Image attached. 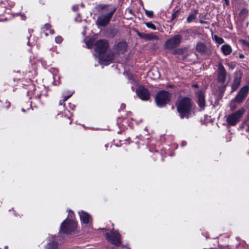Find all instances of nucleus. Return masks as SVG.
Here are the masks:
<instances>
[{
    "label": "nucleus",
    "instance_id": "nucleus-4",
    "mask_svg": "<svg viewBox=\"0 0 249 249\" xmlns=\"http://www.w3.org/2000/svg\"><path fill=\"white\" fill-rule=\"evenodd\" d=\"M76 226V222L73 219H67L61 224L60 231L64 233H70L75 231Z\"/></svg>",
    "mask_w": 249,
    "mask_h": 249
},
{
    "label": "nucleus",
    "instance_id": "nucleus-37",
    "mask_svg": "<svg viewBox=\"0 0 249 249\" xmlns=\"http://www.w3.org/2000/svg\"><path fill=\"white\" fill-rule=\"evenodd\" d=\"M244 57L243 55H240V58H243Z\"/></svg>",
    "mask_w": 249,
    "mask_h": 249
},
{
    "label": "nucleus",
    "instance_id": "nucleus-7",
    "mask_svg": "<svg viewBox=\"0 0 249 249\" xmlns=\"http://www.w3.org/2000/svg\"><path fill=\"white\" fill-rule=\"evenodd\" d=\"M170 98V94L168 92L161 91L157 94L156 97L157 105L160 107H163L169 101Z\"/></svg>",
    "mask_w": 249,
    "mask_h": 249
},
{
    "label": "nucleus",
    "instance_id": "nucleus-15",
    "mask_svg": "<svg viewBox=\"0 0 249 249\" xmlns=\"http://www.w3.org/2000/svg\"><path fill=\"white\" fill-rule=\"evenodd\" d=\"M127 44L125 42H120L115 46V50L118 53H124L126 50Z\"/></svg>",
    "mask_w": 249,
    "mask_h": 249
},
{
    "label": "nucleus",
    "instance_id": "nucleus-30",
    "mask_svg": "<svg viewBox=\"0 0 249 249\" xmlns=\"http://www.w3.org/2000/svg\"><path fill=\"white\" fill-rule=\"evenodd\" d=\"M10 106V103L9 102H6V106H4L5 107H9Z\"/></svg>",
    "mask_w": 249,
    "mask_h": 249
},
{
    "label": "nucleus",
    "instance_id": "nucleus-28",
    "mask_svg": "<svg viewBox=\"0 0 249 249\" xmlns=\"http://www.w3.org/2000/svg\"><path fill=\"white\" fill-rule=\"evenodd\" d=\"M55 42L57 43H60L63 41V38L61 36H57L55 38Z\"/></svg>",
    "mask_w": 249,
    "mask_h": 249
},
{
    "label": "nucleus",
    "instance_id": "nucleus-25",
    "mask_svg": "<svg viewBox=\"0 0 249 249\" xmlns=\"http://www.w3.org/2000/svg\"><path fill=\"white\" fill-rule=\"evenodd\" d=\"M144 24L147 28L151 29L153 30H156V27L155 25L154 24H153L152 23L150 22H145Z\"/></svg>",
    "mask_w": 249,
    "mask_h": 249
},
{
    "label": "nucleus",
    "instance_id": "nucleus-11",
    "mask_svg": "<svg viewBox=\"0 0 249 249\" xmlns=\"http://www.w3.org/2000/svg\"><path fill=\"white\" fill-rule=\"evenodd\" d=\"M136 93L138 97L143 101L148 100L150 95L149 90L142 86H140Z\"/></svg>",
    "mask_w": 249,
    "mask_h": 249
},
{
    "label": "nucleus",
    "instance_id": "nucleus-16",
    "mask_svg": "<svg viewBox=\"0 0 249 249\" xmlns=\"http://www.w3.org/2000/svg\"><path fill=\"white\" fill-rule=\"evenodd\" d=\"M52 240L46 246L45 249H57L58 243L56 242L55 236H52Z\"/></svg>",
    "mask_w": 249,
    "mask_h": 249
},
{
    "label": "nucleus",
    "instance_id": "nucleus-38",
    "mask_svg": "<svg viewBox=\"0 0 249 249\" xmlns=\"http://www.w3.org/2000/svg\"><path fill=\"white\" fill-rule=\"evenodd\" d=\"M247 131H249V124L248 125V128Z\"/></svg>",
    "mask_w": 249,
    "mask_h": 249
},
{
    "label": "nucleus",
    "instance_id": "nucleus-22",
    "mask_svg": "<svg viewBox=\"0 0 249 249\" xmlns=\"http://www.w3.org/2000/svg\"><path fill=\"white\" fill-rule=\"evenodd\" d=\"M197 11L196 10L194 14H190L187 18L186 21L188 23H190L196 18V14Z\"/></svg>",
    "mask_w": 249,
    "mask_h": 249
},
{
    "label": "nucleus",
    "instance_id": "nucleus-17",
    "mask_svg": "<svg viewBox=\"0 0 249 249\" xmlns=\"http://www.w3.org/2000/svg\"><path fill=\"white\" fill-rule=\"evenodd\" d=\"M196 50L200 53H206L207 48L204 43L198 42L196 45Z\"/></svg>",
    "mask_w": 249,
    "mask_h": 249
},
{
    "label": "nucleus",
    "instance_id": "nucleus-19",
    "mask_svg": "<svg viewBox=\"0 0 249 249\" xmlns=\"http://www.w3.org/2000/svg\"><path fill=\"white\" fill-rule=\"evenodd\" d=\"M221 50L225 55L230 54L232 51L231 47L227 44L222 45L221 47Z\"/></svg>",
    "mask_w": 249,
    "mask_h": 249
},
{
    "label": "nucleus",
    "instance_id": "nucleus-36",
    "mask_svg": "<svg viewBox=\"0 0 249 249\" xmlns=\"http://www.w3.org/2000/svg\"><path fill=\"white\" fill-rule=\"evenodd\" d=\"M193 87H197V85H194L193 86Z\"/></svg>",
    "mask_w": 249,
    "mask_h": 249
},
{
    "label": "nucleus",
    "instance_id": "nucleus-12",
    "mask_svg": "<svg viewBox=\"0 0 249 249\" xmlns=\"http://www.w3.org/2000/svg\"><path fill=\"white\" fill-rule=\"evenodd\" d=\"M217 71V80L218 82L224 84L226 79V71L221 63L218 65Z\"/></svg>",
    "mask_w": 249,
    "mask_h": 249
},
{
    "label": "nucleus",
    "instance_id": "nucleus-1",
    "mask_svg": "<svg viewBox=\"0 0 249 249\" xmlns=\"http://www.w3.org/2000/svg\"><path fill=\"white\" fill-rule=\"evenodd\" d=\"M101 14L96 21L98 26L104 27L110 22L112 16L116 11V8L110 4H100L96 6Z\"/></svg>",
    "mask_w": 249,
    "mask_h": 249
},
{
    "label": "nucleus",
    "instance_id": "nucleus-34",
    "mask_svg": "<svg viewBox=\"0 0 249 249\" xmlns=\"http://www.w3.org/2000/svg\"><path fill=\"white\" fill-rule=\"evenodd\" d=\"M246 10L243 9V10H242L241 11V13H246Z\"/></svg>",
    "mask_w": 249,
    "mask_h": 249
},
{
    "label": "nucleus",
    "instance_id": "nucleus-32",
    "mask_svg": "<svg viewBox=\"0 0 249 249\" xmlns=\"http://www.w3.org/2000/svg\"><path fill=\"white\" fill-rule=\"evenodd\" d=\"M226 4L228 5L229 4V0H224Z\"/></svg>",
    "mask_w": 249,
    "mask_h": 249
},
{
    "label": "nucleus",
    "instance_id": "nucleus-9",
    "mask_svg": "<svg viewBox=\"0 0 249 249\" xmlns=\"http://www.w3.org/2000/svg\"><path fill=\"white\" fill-rule=\"evenodd\" d=\"M249 91V86H243L239 91L238 94L233 99L235 102L242 103L246 98Z\"/></svg>",
    "mask_w": 249,
    "mask_h": 249
},
{
    "label": "nucleus",
    "instance_id": "nucleus-39",
    "mask_svg": "<svg viewBox=\"0 0 249 249\" xmlns=\"http://www.w3.org/2000/svg\"><path fill=\"white\" fill-rule=\"evenodd\" d=\"M22 19H25V18H24V17H23V16H22Z\"/></svg>",
    "mask_w": 249,
    "mask_h": 249
},
{
    "label": "nucleus",
    "instance_id": "nucleus-40",
    "mask_svg": "<svg viewBox=\"0 0 249 249\" xmlns=\"http://www.w3.org/2000/svg\"><path fill=\"white\" fill-rule=\"evenodd\" d=\"M4 249H8L7 247H5V248H4Z\"/></svg>",
    "mask_w": 249,
    "mask_h": 249
},
{
    "label": "nucleus",
    "instance_id": "nucleus-21",
    "mask_svg": "<svg viewBox=\"0 0 249 249\" xmlns=\"http://www.w3.org/2000/svg\"><path fill=\"white\" fill-rule=\"evenodd\" d=\"M51 25L50 24H46L44 27L43 28V31L46 36H47L49 34L47 32L48 30L49 31V34L51 35H53L54 33V31L53 29H50Z\"/></svg>",
    "mask_w": 249,
    "mask_h": 249
},
{
    "label": "nucleus",
    "instance_id": "nucleus-8",
    "mask_svg": "<svg viewBox=\"0 0 249 249\" xmlns=\"http://www.w3.org/2000/svg\"><path fill=\"white\" fill-rule=\"evenodd\" d=\"M79 214L81 222L85 224V226L87 227L88 230L87 231L89 232L90 230L92 228L91 224L92 218L91 216L88 213L83 211L79 212Z\"/></svg>",
    "mask_w": 249,
    "mask_h": 249
},
{
    "label": "nucleus",
    "instance_id": "nucleus-3",
    "mask_svg": "<svg viewBox=\"0 0 249 249\" xmlns=\"http://www.w3.org/2000/svg\"><path fill=\"white\" fill-rule=\"evenodd\" d=\"M108 47V43L105 39L99 40L94 44V50L99 54V62L101 65H107L114 58L112 54H109L107 56H105L104 54Z\"/></svg>",
    "mask_w": 249,
    "mask_h": 249
},
{
    "label": "nucleus",
    "instance_id": "nucleus-18",
    "mask_svg": "<svg viewBox=\"0 0 249 249\" xmlns=\"http://www.w3.org/2000/svg\"><path fill=\"white\" fill-rule=\"evenodd\" d=\"M241 83V78L238 76H236L234 78L233 82L231 86V91L236 90L239 87Z\"/></svg>",
    "mask_w": 249,
    "mask_h": 249
},
{
    "label": "nucleus",
    "instance_id": "nucleus-35",
    "mask_svg": "<svg viewBox=\"0 0 249 249\" xmlns=\"http://www.w3.org/2000/svg\"><path fill=\"white\" fill-rule=\"evenodd\" d=\"M121 107L122 108H124L125 107V105L124 104H122Z\"/></svg>",
    "mask_w": 249,
    "mask_h": 249
},
{
    "label": "nucleus",
    "instance_id": "nucleus-29",
    "mask_svg": "<svg viewBox=\"0 0 249 249\" xmlns=\"http://www.w3.org/2000/svg\"><path fill=\"white\" fill-rule=\"evenodd\" d=\"M71 96V95L70 96H66L64 98V100L63 101H60V102H59V104L60 105H62L63 103L65 101H66Z\"/></svg>",
    "mask_w": 249,
    "mask_h": 249
},
{
    "label": "nucleus",
    "instance_id": "nucleus-24",
    "mask_svg": "<svg viewBox=\"0 0 249 249\" xmlns=\"http://www.w3.org/2000/svg\"><path fill=\"white\" fill-rule=\"evenodd\" d=\"M94 44V40L93 39H89L86 42V44L88 48H92Z\"/></svg>",
    "mask_w": 249,
    "mask_h": 249
},
{
    "label": "nucleus",
    "instance_id": "nucleus-2",
    "mask_svg": "<svg viewBox=\"0 0 249 249\" xmlns=\"http://www.w3.org/2000/svg\"><path fill=\"white\" fill-rule=\"evenodd\" d=\"M177 108L181 119L188 118L195 113L193 103L191 99L187 97L178 100Z\"/></svg>",
    "mask_w": 249,
    "mask_h": 249
},
{
    "label": "nucleus",
    "instance_id": "nucleus-26",
    "mask_svg": "<svg viewBox=\"0 0 249 249\" xmlns=\"http://www.w3.org/2000/svg\"><path fill=\"white\" fill-rule=\"evenodd\" d=\"M129 77H130V79H129V80L130 81V82L131 84H133L134 85L137 83V80L136 79V78L134 75H131L130 76H129Z\"/></svg>",
    "mask_w": 249,
    "mask_h": 249
},
{
    "label": "nucleus",
    "instance_id": "nucleus-10",
    "mask_svg": "<svg viewBox=\"0 0 249 249\" xmlns=\"http://www.w3.org/2000/svg\"><path fill=\"white\" fill-rule=\"evenodd\" d=\"M106 237L107 240L113 244L118 246L121 242V235L117 231H113L111 233H107Z\"/></svg>",
    "mask_w": 249,
    "mask_h": 249
},
{
    "label": "nucleus",
    "instance_id": "nucleus-27",
    "mask_svg": "<svg viewBox=\"0 0 249 249\" xmlns=\"http://www.w3.org/2000/svg\"><path fill=\"white\" fill-rule=\"evenodd\" d=\"M145 13L148 17L152 18L153 16V12L152 11H149L147 10H145Z\"/></svg>",
    "mask_w": 249,
    "mask_h": 249
},
{
    "label": "nucleus",
    "instance_id": "nucleus-14",
    "mask_svg": "<svg viewBox=\"0 0 249 249\" xmlns=\"http://www.w3.org/2000/svg\"><path fill=\"white\" fill-rule=\"evenodd\" d=\"M139 36L146 41L158 40L159 39L158 36L154 33L140 34Z\"/></svg>",
    "mask_w": 249,
    "mask_h": 249
},
{
    "label": "nucleus",
    "instance_id": "nucleus-5",
    "mask_svg": "<svg viewBox=\"0 0 249 249\" xmlns=\"http://www.w3.org/2000/svg\"><path fill=\"white\" fill-rule=\"evenodd\" d=\"M182 39L181 36L176 35L167 39L164 43V48L167 50H172L180 45Z\"/></svg>",
    "mask_w": 249,
    "mask_h": 249
},
{
    "label": "nucleus",
    "instance_id": "nucleus-20",
    "mask_svg": "<svg viewBox=\"0 0 249 249\" xmlns=\"http://www.w3.org/2000/svg\"><path fill=\"white\" fill-rule=\"evenodd\" d=\"M33 91L29 90L28 92V94L32 93L33 95V97H35L36 98H39L41 95V94L40 93L39 88H36V87H34V86H33Z\"/></svg>",
    "mask_w": 249,
    "mask_h": 249
},
{
    "label": "nucleus",
    "instance_id": "nucleus-23",
    "mask_svg": "<svg viewBox=\"0 0 249 249\" xmlns=\"http://www.w3.org/2000/svg\"><path fill=\"white\" fill-rule=\"evenodd\" d=\"M213 39L219 44H222L224 42V39L222 37L217 36H213Z\"/></svg>",
    "mask_w": 249,
    "mask_h": 249
},
{
    "label": "nucleus",
    "instance_id": "nucleus-33",
    "mask_svg": "<svg viewBox=\"0 0 249 249\" xmlns=\"http://www.w3.org/2000/svg\"><path fill=\"white\" fill-rule=\"evenodd\" d=\"M179 51H180L179 50H175V51H174L173 53H174V54H177V53H178V52H179Z\"/></svg>",
    "mask_w": 249,
    "mask_h": 249
},
{
    "label": "nucleus",
    "instance_id": "nucleus-13",
    "mask_svg": "<svg viewBox=\"0 0 249 249\" xmlns=\"http://www.w3.org/2000/svg\"><path fill=\"white\" fill-rule=\"evenodd\" d=\"M197 103L201 110H203L205 107V100L203 93L202 91H199L197 93Z\"/></svg>",
    "mask_w": 249,
    "mask_h": 249
},
{
    "label": "nucleus",
    "instance_id": "nucleus-31",
    "mask_svg": "<svg viewBox=\"0 0 249 249\" xmlns=\"http://www.w3.org/2000/svg\"><path fill=\"white\" fill-rule=\"evenodd\" d=\"M199 22L201 24H207L208 23V22L207 21H203L202 20H200L199 21Z\"/></svg>",
    "mask_w": 249,
    "mask_h": 249
},
{
    "label": "nucleus",
    "instance_id": "nucleus-6",
    "mask_svg": "<svg viewBox=\"0 0 249 249\" xmlns=\"http://www.w3.org/2000/svg\"><path fill=\"white\" fill-rule=\"evenodd\" d=\"M245 112L244 108H241L236 112L229 115L227 118V123L231 125H235L240 120V118Z\"/></svg>",
    "mask_w": 249,
    "mask_h": 249
},
{
    "label": "nucleus",
    "instance_id": "nucleus-41",
    "mask_svg": "<svg viewBox=\"0 0 249 249\" xmlns=\"http://www.w3.org/2000/svg\"><path fill=\"white\" fill-rule=\"evenodd\" d=\"M22 111H24V108H22Z\"/></svg>",
    "mask_w": 249,
    "mask_h": 249
}]
</instances>
